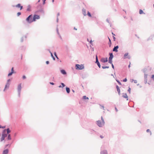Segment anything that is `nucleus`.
Listing matches in <instances>:
<instances>
[{"instance_id":"nucleus-1","label":"nucleus","mask_w":154,"mask_h":154,"mask_svg":"<svg viewBox=\"0 0 154 154\" xmlns=\"http://www.w3.org/2000/svg\"><path fill=\"white\" fill-rule=\"evenodd\" d=\"M101 119L102 122L100 120L97 121L96 122L97 124L100 127H103L105 123L103 117L102 116L101 117Z\"/></svg>"},{"instance_id":"nucleus-2","label":"nucleus","mask_w":154,"mask_h":154,"mask_svg":"<svg viewBox=\"0 0 154 154\" xmlns=\"http://www.w3.org/2000/svg\"><path fill=\"white\" fill-rule=\"evenodd\" d=\"M75 69H76L82 70L84 68V66L83 64H76L75 65Z\"/></svg>"},{"instance_id":"nucleus-3","label":"nucleus","mask_w":154,"mask_h":154,"mask_svg":"<svg viewBox=\"0 0 154 154\" xmlns=\"http://www.w3.org/2000/svg\"><path fill=\"white\" fill-rule=\"evenodd\" d=\"M32 19V15H30L26 18V20L29 23H31L33 22Z\"/></svg>"},{"instance_id":"nucleus-4","label":"nucleus","mask_w":154,"mask_h":154,"mask_svg":"<svg viewBox=\"0 0 154 154\" xmlns=\"http://www.w3.org/2000/svg\"><path fill=\"white\" fill-rule=\"evenodd\" d=\"M21 84H20L18 85L17 87V90L18 92V95L20 97V95L21 91Z\"/></svg>"},{"instance_id":"nucleus-5","label":"nucleus","mask_w":154,"mask_h":154,"mask_svg":"<svg viewBox=\"0 0 154 154\" xmlns=\"http://www.w3.org/2000/svg\"><path fill=\"white\" fill-rule=\"evenodd\" d=\"M40 18V17L39 15H37L35 14L34 15L33 19L32 20L33 21H35L36 20V19H39Z\"/></svg>"},{"instance_id":"nucleus-6","label":"nucleus","mask_w":154,"mask_h":154,"mask_svg":"<svg viewBox=\"0 0 154 154\" xmlns=\"http://www.w3.org/2000/svg\"><path fill=\"white\" fill-rule=\"evenodd\" d=\"M128 53H125L124 55L123 58L124 59H125L126 58L130 59L131 58V57L130 55H128Z\"/></svg>"},{"instance_id":"nucleus-7","label":"nucleus","mask_w":154,"mask_h":154,"mask_svg":"<svg viewBox=\"0 0 154 154\" xmlns=\"http://www.w3.org/2000/svg\"><path fill=\"white\" fill-rule=\"evenodd\" d=\"M108 61V59L107 57H106V58H102L100 60V61L103 63H106Z\"/></svg>"},{"instance_id":"nucleus-8","label":"nucleus","mask_w":154,"mask_h":154,"mask_svg":"<svg viewBox=\"0 0 154 154\" xmlns=\"http://www.w3.org/2000/svg\"><path fill=\"white\" fill-rule=\"evenodd\" d=\"M10 85V83H8L7 82L6 83V84L5 85V88L4 90V91H5L6 90L8 89L9 88Z\"/></svg>"},{"instance_id":"nucleus-9","label":"nucleus","mask_w":154,"mask_h":154,"mask_svg":"<svg viewBox=\"0 0 154 154\" xmlns=\"http://www.w3.org/2000/svg\"><path fill=\"white\" fill-rule=\"evenodd\" d=\"M3 131H4V132H5L6 133V132H7V134L8 135L9 134V133L11 132V131L9 128H8L7 129H5Z\"/></svg>"},{"instance_id":"nucleus-10","label":"nucleus","mask_w":154,"mask_h":154,"mask_svg":"<svg viewBox=\"0 0 154 154\" xmlns=\"http://www.w3.org/2000/svg\"><path fill=\"white\" fill-rule=\"evenodd\" d=\"M119 48V47L118 45H117L116 46H115L113 49V51H115L116 52H118V49Z\"/></svg>"},{"instance_id":"nucleus-11","label":"nucleus","mask_w":154,"mask_h":154,"mask_svg":"<svg viewBox=\"0 0 154 154\" xmlns=\"http://www.w3.org/2000/svg\"><path fill=\"white\" fill-rule=\"evenodd\" d=\"M100 154H108V152L106 150H103L101 151L100 152Z\"/></svg>"},{"instance_id":"nucleus-12","label":"nucleus","mask_w":154,"mask_h":154,"mask_svg":"<svg viewBox=\"0 0 154 154\" xmlns=\"http://www.w3.org/2000/svg\"><path fill=\"white\" fill-rule=\"evenodd\" d=\"M113 57H109V58L108 62L110 64H112V59Z\"/></svg>"},{"instance_id":"nucleus-13","label":"nucleus","mask_w":154,"mask_h":154,"mask_svg":"<svg viewBox=\"0 0 154 154\" xmlns=\"http://www.w3.org/2000/svg\"><path fill=\"white\" fill-rule=\"evenodd\" d=\"M116 87L117 90V91L118 92V94L119 95H120V90L119 88V87L117 85H116Z\"/></svg>"},{"instance_id":"nucleus-14","label":"nucleus","mask_w":154,"mask_h":154,"mask_svg":"<svg viewBox=\"0 0 154 154\" xmlns=\"http://www.w3.org/2000/svg\"><path fill=\"white\" fill-rule=\"evenodd\" d=\"M123 95H122V97L124 98H126L127 99V100H128V96L127 95V94H126V93L125 94H123Z\"/></svg>"},{"instance_id":"nucleus-15","label":"nucleus","mask_w":154,"mask_h":154,"mask_svg":"<svg viewBox=\"0 0 154 154\" xmlns=\"http://www.w3.org/2000/svg\"><path fill=\"white\" fill-rule=\"evenodd\" d=\"M8 149H6L3 151L2 154H8Z\"/></svg>"},{"instance_id":"nucleus-16","label":"nucleus","mask_w":154,"mask_h":154,"mask_svg":"<svg viewBox=\"0 0 154 154\" xmlns=\"http://www.w3.org/2000/svg\"><path fill=\"white\" fill-rule=\"evenodd\" d=\"M60 72L63 75H66V72L64 69H62L60 70Z\"/></svg>"},{"instance_id":"nucleus-17","label":"nucleus","mask_w":154,"mask_h":154,"mask_svg":"<svg viewBox=\"0 0 154 154\" xmlns=\"http://www.w3.org/2000/svg\"><path fill=\"white\" fill-rule=\"evenodd\" d=\"M82 12L84 16H86V10L84 8H83L82 9Z\"/></svg>"},{"instance_id":"nucleus-18","label":"nucleus","mask_w":154,"mask_h":154,"mask_svg":"<svg viewBox=\"0 0 154 154\" xmlns=\"http://www.w3.org/2000/svg\"><path fill=\"white\" fill-rule=\"evenodd\" d=\"M66 92L67 93H69L70 91V90L69 88L66 87Z\"/></svg>"},{"instance_id":"nucleus-19","label":"nucleus","mask_w":154,"mask_h":154,"mask_svg":"<svg viewBox=\"0 0 154 154\" xmlns=\"http://www.w3.org/2000/svg\"><path fill=\"white\" fill-rule=\"evenodd\" d=\"M7 139L8 140H11V135L10 134L8 135Z\"/></svg>"},{"instance_id":"nucleus-20","label":"nucleus","mask_w":154,"mask_h":154,"mask_svg":"<svg viewBox=\"0 0 154 154\" xmlns=\"http://www.w3.org/2000/svg\"><path fill=\"white\" fill-rule=\"evenodd\" d=\"M95 63L97 64V65H98V66L99 68H100L101 67V66L100 65V64L99 62V61L98 62H96Z\"/></svg>"},{"instance_id":"nucleus-21","label":"nucleus","mask_w":154,"mask_h":154,"mask_svg":"<svg viewBox=\"0 0 154 154\" xmlns=\"http://www.w3.org/2000/svg\"><path fill=\"white\" fill-rule=\"evenodd\" d=\"M2 134H3L4 136L5 137H6L8 136L7 134H6L5 132H4L3 131H2Z\"/></svg>"},{"instance_id":"nucleus-22","label":"nucleus","mask_w":154,"mask_h":154,"mask_svg":"<svg viewBox=\"0 0 154 154\" xmlns=\"http://www.w3.org/2000/svg\"><path fill=\"white\" fill-rule=\"evenodd\" d=\"M146 131L147 132H149L150 133V135H152V132H151V131H150V130L149 129H147Z\"/></svg>"},{"instance_id":"nucleus-23","label":"nucleus","mask_w":154,"mask_h":154,"mask_svg":"<svg viewBox=\"0 0 154 154\" xmlns=\"http://www.w3.org/2000/svg\"><path fill=\"white\" fill-rule=\"evenodd\" d=\"M50 53H51V57H52L53 60H55V58L53 56V55L52 54V53L51 52H50Z\"/></svg>"},{"instance_id":"nucleus-24","label":"nucleus","mask_w":154,"mask_h":154,"mask_svg":"<svg viewBox=\"0 0 154 154\" xmlns=\"http://www.w3.org/2000/svg\"><path fill=\"white\" fill-rule=\"evenodd\" d=\"M90 133L91 134H93L94 132H95V131L93 129H90Z\"/></svg>"},{"instance_id":"nucleus-25","label":"nucleus","mask_w":154,"mask_h":154,"mask_svg":"<svg viewBox=\"0 0 154 154\" xmlns=\"http://www.w3.org/2000/svg\"><path fill=\"white\" fill-rule=\"evenodd\" d=\"M82 98L83 99H89V98L88 97H86L85 96H83V97Z\"/></svg>"},{"instance_id":"nucleus-26","label":"nucleus","mask_w":154,"mask_h":154,"mask_svg":"<svg viewBox=\"0 0 154 154\" xmlns=\"http://www.w3.org/2000/svg\"><path fill=\"white\" fill-rule=\"evenodd\" d=\"M143 13L144 14V13L143 11V10H142L141 9L140 10V11H139V14H142Z\"/></svg>"},{"instance_id":"nucleus-27","label":"nucleus","mask_w":154,"mask_h":154,"mask_svg":"<svg viewBox=\"0 0 154 154\" xmlns=\"http://www.w3.org/2000/svg\"><path fill=\"white\" fill-rule=\"evenodd\" d=\"M102 68L103 69H106V68L108 69V68H109V66H102Z\"/></svg>"},{"instance_id":"nucleus-28","label":"nucleus","mask_w":154,"mask_h":154,"mask_svg":"<svg viewBox=\"0 0 154 154\" xmlns=\"http://www.w3.org/2000/svg\"><path fill=\"white\" fill-rule=\"evenodd\" d=\"M109 55L110 56V57H113V54L112 53H109Z\"/></svg>"},{"instance_id":"nucleus-29","label":"nucleus","mask_w":154,"mask_h":154,"mask_svg":"<svg viewBox=\"0 0 154 154\" xmlns=\"http://www.w3.org/2000/svg\"><path fill=\"white\" fill-rule=\"evenodd\" d=\"M20 4H18L17 5H16L15 7L17 8H20Z\"/></svg>"},{"instance_id":"nucleus-30","label":"nucleus","mask_w":154,"mask_h":154,"mask_svg":"<svg viewBox=\"0 0 154 154\" xmlns=\"http://www.w3.org/2000/svg\"><path fill=\"white\" fill-rule=\"evenodd\" d=\"M54 55L57 59H59L56 52L54 53Z\"/></svg>"},{"instance_id":"nucleus-31","label":"nucleus","mask_w":154,"mask_h":154,"mask_svg":"<svg viewBox=\"0 0 154 154\" xmlns=\"http://www.w3.org/2000/svg\"><path fill=\"white\" fill-rule=\"evenodd\" d=\"M108 38H109V47H110L111 45V41L109 37H108Z\"/></svg>"},{"instance_id":"nucleus-32","label":"nucleus","mask_w":154,"mask_h":154,"mask_svg":"<svg viewBox=\"0 0 154 154\" xmlns=\"http://www.w3.org/2000/svg\"><path fill=\"white\" fill-rule=\"evenodd\" d=\"M61 86H62V88H63L65 86V85L63 83H61Z\"/></svg>"},{"instance_id":"nucleus-33","label":"nucleus","mask_w":154,"mask_h":154,"mask_svg":"<svg viewBox=\"0 0 154 154\" xmlns=\"http://www.w3.org/2000/svg\"><path fill=\"white\" fill-rule=\"evenodd\" d=\"M116 81L120 85H122L121 82H120V81L117 80H116Z\"/></svg>"},{"instance_id":"nucleus-34","label":"nucleus","mask_w":154,"mask_h":154,"mask_svg":"<svg viewBox=\"0 0 154 154\" xmlns=\"http://www.w3.org/2000/svg\"><path fill=\"white\" fill-rule=\"evenodd\" d=\"M87 14L88 16H89L90 17H91V15L89 11H88Z\"/></svg>"},{"instance_id":"nucleus-35","label":"nucleus","mask_w":154,"mask_h":154,"mask_svg":"<svg viewBox=\"0 0 154 154\" xmlns=\"http://www.w3.org/2000/svg\"><path fill=\"white\" fill-rule=\"evenodd\" d=\"M133 81L135 83H137V81L136 80H134V79H132V82Z\"/></svg>"},{"instance_id":"nucleus-36","label":"nucleus","mask_w":154,"mask_h":154,"mask_svg":"<svg viewBox=\"0 0 154 154\" xmlns=\"http://www.w3.org/2000/svg\"><path fill=\"white\" fill-rule=\"evenodd\" d=\"M13 72H10L8 75V76H11V75H12V74H13Z\"/></svg>"},{"instance_id":"nucleus-37","label":"nucleus","mask_w":154,"mask_h":154,"mask_svg":"<svg viewBox=\"0 0 154 154\" xmlns=\"http://www.w3.org/2000/svg\"><path fill=\"white\" fill-rule=\"evenodd\" d=\"M5 138L3 137H2H2L1 138V141H3V140H5Z\"/></svg>"},{"instance_id":"nucleus-38","label":"nucleus","mask_w":154,"mask_h":154,"mask_svg":"<svg viewBox=\"0 0 154 154\" xmlns=\"http://www.w3.org/2000/svg\"><path fill=\"white\" fill-rule=\"evenodd\" d=\"M96 62L99 61L98 59L97 56V55H96Z\"/></svg>"},{"instance_id":"nucleus-39","label":"nucleus","mask_w":154,"mask_h":154,"mask_svg":"<svg viewBox=\"0 0 154 154\" xmlns=\"http://www.w3.org/2000/svg\"><path fill=\"white\" fill-rule=\"evenodd\" d=\"M144 82L145 84H146L147 82V79H144Z\"/></svg>"},{"instance_id":"nucleus-40","label":"nucleus","mask_w":154,"mask_h":154,"mask_svg":"<svg viewBox=\"0 0 154 154\" xmlns=\"http://www.w3.org/2000/svg\"><path fill=\"white\" fill-rule=\"evenodd\" d=\"M29 6H28V8H27V11H29L30 10V8L29 7Z\"/></svg>"},{"instance_id":"nucleus-41","label":"nucleus","mask_w":154,"mask_h":154,"mask_svg":"<svg viewBox=\"0 0 154 154\" xmlns=\"http://www.w3.org/2000/svg\"><path fill=\"white\" fill-rule=\"evenodd\" d=\"M39 11L42 12V13H44V11L42 9H41L39 10Z\"/></svg>"},{"instance_id":"nucleus-42","label":"nucleus","mask_w":154,"mask_h":154,"mask_svg":"<svg viewBox=\"0 0 154 154\" xmlns=\"http://www.w3.org/2000/svg\"><path fill=\"white\" fill-rule=\"evenodd\" d=\"M21 14V12H19L18 13H17V16H20V15Z\"/></svg>"},{"instance_id":"nucleus-43","label":"nucleus","mask_w":154,"mask_h":154,"mask_svg":"<svg viewBox=\"0 0 154 154\" xmlns=\"http://www.w3.org/2000/svg\"><path fill=\"white\" fill-rule=\"evenodd\" d=\"M11 72H12L13 73L14 72V68L12 67L11 69Z\"/></svg>"},{"instance_id":"nucleus-44","label":"nucleus","mask_w":154,"mask_h":154,"mask_svg":"<svg viewBox=\"0 0 154 154\" xmlns=\"http://www.w3.org/2000/svg\"><path fill=\"white\" fill-rule=\"evenodd\" d=\"M45 1L46 0H42L43 5H44L45 3Z\"/></svg>"},{"instance_id":"nucleus-45","label":"nucleus","mask_w":154,"mask_h":154,"mask_svg":"<svg viewBox=\"0 0 154 154\" xmlns=\"http://www.w3.org/2000/svg\"><path fill=\"white\" fill-rule=\"evenodd\" d=\"M128 91L129 92V93L130 94V92H131V88L129 87V88L128 89Z\"/></svg>"},{"instance_id":"nucleus-46","label":"nucleus","mask_w":154,"mask_h":154,"mask_svg":"<svg viewBox=\"0 0 154 154\" xmlns=\"http://www.w3.org/2000/svg\"><path fill=\"white\" fill-rule=\"evenodd\" d=\"M147 75H145L144 76V79H147Z\"/></svg>"},{"instance_id":"nucleus-47","label":"nucleus","mask_w":154,"mask_h":154,"mask_svg":"<svg viewBox=\"0 0 154 154\" xmlns=\"http://www.w3.org/2000/svg\"><path fill=\"white\" fill-rule=\"evenodd\" d=\"M127 81V79L126 78H125V79H123V81L124 82H126Z\"/></svg>"},{"instance_id":"nucleus-48","label":"nucleus","mask_w":154,"mask_h":154,"mask_svg":"<svg viewBox=\"0 0 154 154\" xmlns=\"http://www.w3.org/2000/svg\"><path fill=\"white\" fill-rule=\"evenodd\" d=\"M26 76L25 75H23V79H26Z\"/></svg>"},{"instance_id":"nucleus-49","label":"nucleus","mask_w":154,"mask_h":154,"mask_svg":"<svg viewBox=\"0 0 154 154\" xmlns=\"http://www.w3.org/2000/svg\"><path fill=\"white\" fill-rule=\"evenodd\" d=\"M11 81V79H8V80L7 81V83H9V82Z\"/></svg>"},{"instance_id":"nucleus-50","label":"nucleus","mask_w":154,"mask_h":154,"mask_svg":"<svg viewBox=\"0 0 154 154\" xmlns=\"http://www.w3.org/2000/svg\"><path fill=\"white\" fill-rule=\"evenodd\" d=\"M23 37H22L21 38V42H23Z\"/></svg>"},{"instance_id":"nucleus-51","label":"nucleus","mask_w":154,"mask_h":154,"mask_svg":"<svg viewBox=\"0 0 154 154\" xmlns=\"http://www.w3.org/2000/svg\"><path fill=\"white\" fill-rule=\"evenodd\" d=\"M112 64V68L113 69H114V66L113 65V64L112 63V64Z\"/></svg>"},{"instance_id":"nucleus-52","label":"nucleus","mask_w":154,"mask_h":154,"mask_svg":"<svg viewBox=\"0 0 154 154\" xmlns=\"http://www.w3.org/2000/svg\"><path fill=\"white\" fill-rule=\"evenodd\" d=\"M152 36H150V37H149V38L148 39V40H149V39H152Z\"/></svg>"},{"instance_id":"nucleus-53","label":"nucleus","mask_w":154,"mask_h":154,"mask_svg":"<svg viewBox=\"0 0 154 154\" xmlns=\"http://www.w3.org/2000/svg\"><path fill=\"white\" fill-rule=\"evenodd\" d=\"M100 137L101 139H103L104 137L102 135H100Z\"/></svg>"},{"instance_id":"nucleus-54","label":"nucleus","mask_w":154,"mask_h":154,"mask_svg":"<svg viewBox=\"0 0 154 154\" xmlns=\"http://www.w3.org/2000/svg\"><path fill=\"white\" fill-rule=\"evenodd\" d=\"M50 84L51 85H54V83L53 82H50Z\"/></svg>"},{"instance_id":"nucleus-55","label":"nucleus","mask_w":154,"mask_h":154,"mask_svg":"<svg viewBox=\"0 0 154 154\" xmlns=\"http://www.w3.org/2000/svg\"><path fill=\"white\" fill-rule=\"evenodd\" d=\"M46 63L47 64H48L49 63V62L48 61H46Z\"/></svg>"},{"instance_id":"nucleus-56","label":"nucleus","mask_w":154,"mask_h":154,"mask_svg":"<svg viewBox=\"0 0 154 154\" xmlns=\"http://www.w3.org/2000/svg\"><path fill=\"white\" fill-rule=\"evenodd\" d=\"M106 21L108 23H109V20H108V19H106Z\"/></svg>"},{"instance_id":"nucleus-57","label":"nucleus","mask_w":154,"mask_h":154,"mask_svg":"<svg viewBox=\"0 0 154 154\" xmlns=\"http://www.w3.org/2000/svg\"><path fill=\"white\" fill-rule=\"evenodd\" d=\"M113 37L114 40L115 41L116 39V38L114 36H113Z\"/></svg>"},{"instance_id":"nucleus-58","label":"nucleus","mask_w":154,"mask_h":154,"mask_svg":"<svg viewBox=\"0 0 154 154\" xmlns=\"http://www.w3.org/2000/svg\"><path fill=\"white\" fill-rule=\"evenodd\" d=\"M57 22H58V17H57Z\"/></svg>"},{"instance_id":"nucleus-59","label":"nucleus","mask_w":154,"mask_h":154,"mask_svg":"<svg viewBox=\"0 0 154 154\" xmlns=\"http://www.w3.org/2000/svg\"><path fill=\"white\" fill-rule=\"evenodd\" d=\"M115 110H116V112H117L118 111L117 109V108L116 107H115Z\"/></svg>"},{"instance_id":"nucleus-60","label":"nucleus","mask_w":154,"mask_h":154,"mask_svg":"<svg viewBox=\"0 0 154 154\" xmlns=\"http://www.w3.org/2000/svg\"><path fill=\"white\" fill-rule=\"evenodd\" d=\"M100 106H101L102 108H103V109L104 110V107L103 106H101V105H100Z\"/></svg>"},{"instance_id":"nucleus-61","label":"nucleus","mask_w":154,"mask_h":154,"mask_svg":"<svg viewBox=\"0 0 154 154\" xmlns=\"http://www.w3.org/2000/svg\"><path fill=\"white\" fill-rule=\"evenodd\" d=\"M57 17H58V16H59L60 15V13H58L57 14Z\"/></svg>"},{"instance_id":"nucleus-62","label":"nucleus","mask_w":154,"mask_h":154,"mask_svg":"<svg viewBox=\"0 0 154 154\" xmlns=\"http://www.w3.org/2000/svg\"><path fill=\"white\" fill-rule=\"evenodd\" d=\"M20 10H21L22 8H23V6H20Z\"/></svg>"},{"instance_id":"nucleus-63","label":"nucleus","mask_w":154,"mask_h":154,"mask_svg":"<svg viewBox=\"0 0 154 154\" xmlns=\"http://www.w3.org/2000/svg\"><path fill=\"white\" fill-rule=\"evenodd\" d=\"M92 40H91L90 41V43L91 44H92Z\"/></svg>"},{"instance_id":"nucleus-64","label":"nucleus","mask_w":154,"mask_h":154,"mask_svg":"<svg viewBox=\"0 0 154 154\" xmlns=\"http://www.w3.org/2000/svg\"><path fill=\"white\" fill-rule=\"evenodd\" d=\"M2 137H4V138H5V137L4 136L3 134H2Z\"/></svg>"}]
</instances>
